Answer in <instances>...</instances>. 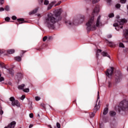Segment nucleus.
Returning a JSON list of instances; mask_svg holds the SVG:
<instances>
[{
    "mask_svg": "<svg viewBox=\"0 0 128 128\" xmlns=\"http://www.w3.org/2000/svg\"><path fill=\"white\" fill-rule=\"evenodd\" d=\"M100 52H102V50L98 49L96 51V53L100 54Z\"/></svg>",
    "mask_w": 128,
    "mask_h": 128,
    "instance_id": "c03bdc74",
    "label": "nucleus"
},
{
    "mask_svg": "<svg viewBox=\"0 0 128 128\" xmlns=\"http://www.w3.org/2000/svg\"><path fill=\"white\" fill-rule=\"evenodd\" d=\"M38 16H40V14H37Z\"/></svg>",
    "mask_w": 128,
    "mask_h": 128,
    "instance_id": "13d9d810",
    "label": "nucleus"
},
{
    "mask_svg": "<svg viewBox=\"0 0 128 128\" xmlns=\"http://www.w3.org/2000/svg\"><path fill=\"white\" fill-rule=\"evenodd\" d=\"M4 8H0V12H4Z\"/></svg>",
    "mask_w": 128,
    "mask_h": 128,
    "instance_id": "8fccbe9b",
    "label": "nucleus"
},
{
    "mask_svg": "<svg viewBox=\"0 0 128 128\" xmlns=\"http://www.w3.org/2000/svg\"><path fill=\"white\" fill-rule=\"evenodd\" d=\"M90 2H92V4H96L98 2H100V0H90Z\"/></svg>",
    "mask_w": 128,
    "mask_h": 128,
    "instance_id": "cd10ccee",
    "label": "nucleus"
},
{
    "mask_svg": "<svg viewBox=\"0 0 128 128\" xmlns=\"http://www.w3.org/2000/svg\"><path fill=\"white\" fill-rule=\"evenodd\" d=\"M23 91L24 92H30V89L28 88H26L25 89L23 90Z\"/></svg>",
    "mask_w": 128,
    "mask_h": 128,
    "instance_id": "a878e982",
    "label": "nucleus"
},
{
    "mask_svg": "<svg viewBox=\"0 0 128 128\" xmlns=\"http://www.w3.org/2000/svg\"><path fill=\"white\" fill-rule=\"evenodd\" d=\"M96 116V114L94 112H91L90 114V118H94Z\"/></svg>",
    "mask_w": 128,
    "mask_h": 128,
    "instance_id": "bb28decb",
    "label": "nucleus"
},
{
    "mask_svg": "<svg viewBox=\"0 0 128 128\" xmlns=\"http://www.w3.org/2000/svg\"><path fill=\"white\" fill-rule=\"evenodd\" d=\"M116 82H120V76H118L117 78H116Z\"/></svg>",
    "mask_w": 128,
    "mask_h": 128,
    "instance_id": "e433bc0d",
    "label": "nucleus"
},
{
    "mask_svg": "<svg viewBox=\"0 0 128 128\" xmlns=\"http://www.w3.org/2000/svg\"><path fill=\"white\" fill-rule=\"evenodd\" d=\"M40 4H42V2H44V0H40Z\"/></svg>",
    "mask_w": 128,
    "mask_h": 128,
    "instance_id": "5fc2aeb1",
    "label": "nucleus"
},
{
    "mask_svg": "<svg viewBox=\"0 0 128 128\" xmlns=\"http://www.w3.org/2000/svg\"><path fill=\"white\" fill-rule=\"evenodd\" d=\"M46 40H48V36H44L42 38L43 42H46Z\"/></svg>",
    "mask_w": 128,
    "mask_h": 128,
    "instance_id": "72a5a7b5",
    "label": "nucleus"
},
{
    "mask_svg": "<svg viewBox=\"0 0 128 128\" xmlns=\"http://www.w3.org/2000/svg\"><path fill=\"white\" fill-rule=\"evenodd\" d=\"M108 16H109V18H114V14L112 13H111V14H109Z\"/></svg>",
    "mask_w": 128,
    "mask_h": 128,
    "instance_id": "473e14b6",
    "label": "nucleus"
},
{
    "mask_svg": "<svg viewBox=\"0 0 128 128\" xmlns=\"http://www.w3.org/2000/svg\"><path fill=\"white\" fill-rule=\"evenodd\" d=\"M5 20L6 22H10V18L9 17H6V18H5Z\"/></svg>",
    "mask_w": 128,
    "mask_h": 128,
    "instance_id": "f704fd0d",
    "label": "nucleus"
},
{
    "mask_svg": "<svg viewBox=\"0 0 128 128\" xmlns=\"http://www.w3.org/2000/svg\"><path fill=\"white\" fill-rule=\"evenodd\" d=\"M110 114L111 116H116V113L114 111H110Z\"/></svg>",
    "mask_w": 128,
    "mask_h": 128,
    "instance_id": "aec40b11",
    "label": "nucleus"
},
{
    "mask_svg": "<svg viewBox=\"0 0 128 128\" xmlns=\"http://www.w3.org/2000/svg\"><path fill=\"white\" fill-rule=\"evenodd\" d=\"M48 128H52V125H48Z\"/></svg>",
    "mask_w": 128,
    "mask_h": 128,
    "instance_id": "4d7b16f0",
    "label": "nucleus"
},
{
    "mask_svg": "<svg viewBox=\"0 0 128 128\" xmlns=\"http://www.w3.org/2000/svg\"><path fill=\"white\" fill-rule=\"evenodd\" d=\"M54 13L56 18L52 13L48 14V17L46 18L45 24H46L49 28H54V24L62 20L60 16V14H62V9L55 10Z\"/></svg>",
    "mask_w": 128,
    "mask_h": 128,
    "instance_id": "f257e3e1",
    "label": "nucleus"
},
{
    "mask_svg": "<svg viewBox=\"0 0 128 128\" xmlns=\"http://www.w3.org/2000/svg\"><path fill=\"white\" fill-rule=\"evenodd\" d=\"M4 4V0H0V4Z\"/></svg>",
    "mask_w": 128,
    "mask_h": 128,
    "instance_id": "ea45409f",
    "label": "nucleus"
},
{
    "mask_svg": "<svg viewBox=\"0 0 128 128\" xmlns=\"http://www.w3.org/2000/svg\"><path fill=\"white\" fill-rule=\"evenodd\" d=\"M66 26H77L78 24H76V22H73L72 23V22H70V20H67L66 21Z\"/></svg>",
    "mask_w": 128,
    "mask_h": 128,
    "instance_id": "9d476101",
    "label": "nucleus"
},
{
    "mask_svg": "<svg viewBox=\"0 0 128 128\" xmlns=\"http://www.w3.org/2000/svg\"><path fill=\"white\" fill-rule=\"evenodd\" d=\"M24 84H21V85H20V86H18V88L19 89V90H24Z\"/></svg>",
    "mask_w": 128,
    "mask_h": 128,
    "instance_id": "f3484780",
    "label": "nucleus"
},
{
    "mask_svg": "<svg viewBox=\"0 0 128 128\" xmlns=\"http://www.w3.org/2000/svg\"><path fill=\"white\" fill-rule=\"evenodd\" d=\"M56 126L58 128H60V123L57 122Z\"/></svg>",
    "mask_w": 128,
    "mask_h": 128,
    "instance_id": "4c0bfd02",
    "label": "nucleus"
},
{
    "mask_svg": "<svg viewBox=\"0 0 128 128\" xmlns=\"http://www.w3.org/2000/svg\"><path fill=\"white\" fill-rule=\"evenodd\" d=\"M24 98H26V96L24 95H22L20 98V100H24Z\"/></svg>",
    "mask_w": 128,
    "mask_h": 128,
    "instance_id": "c9c22d12",
    "label": "nucleus"
},
{
    "mask_svg": "<svg viewBox=\"0 0 128 128\" xmlns=\"http://www.w3.org/2000/svg\"><path fill=\"white\" fill-rule=\"evenodd\" d=\"M32 126H34V124H30L29 126V128H32Z\"/></svg>",
    "mask_w": 128,
    "mask_h": 128,
    "instance_id": "603ef678",
    "label": "nucleus"
},
{
    "mask_svg": "<svg viewBox=\"0 0 128 128\" xmlns=\"http://www.w3.org/2000/svg\"><path fill=\"white\" fill-rule=\"evenodd\" d=\"M106 2L109 4H110V2H112V0H106Z\"/></svg>",
    "mask_w": 128,
    "mask_h": 128,
    "instance_id": "09e8293b",
    "label": "nucleus"
},
{
    "mask_svg": "<svg viewBox=\"0 0 128 128\" xmlns=\"http://www.w3.org/2000/svg\"><path fill=\"white\" fill-rule=\"evenodd\" d=\"M121 4H126V0H120Z\"/></svg>",
    "mask_w": 128,
    "mask_h": 128,
    "instance_id": "58836bf2",
    "label": "nucleus"
},
{
    "mask_svg": "<svg viewBox=\"0 0 128 128\" xmlns=\"http://www.w3.org/2000/svg\"><path fill=\"white\" fill-rule=\"evenodd\" d=\"M110 84H111L110 82H108V87H109V88H110Z\"/></svg>",
    "mask_w": 128,
    "mask_h": 128,
    "instance_id": "6e6d98bb",
    "label": "nucleus"
},
{
    "mask_svg": "<svg viewBox=\"0 0 128 128\" xmlns=\"http://www.w3.org/2000/svg\"><path fill=\"white\" fill-rule=\"evenodd\" d=\"M38 116H39V117H40V114H38Z\"/></svg>",
    "mask_w": 128,
    "mask_h": 128,
    "instance_id": "680f3d73",
    "label": "nucleus"
},
{
    "mask_svg": "<svg viewBox=\"0 0 128 128\" xmlns=\"http://www.w3.org/2000/svg\"><path fill=\"white\" fill-rule=\"evenodd\" d=\"M108 38H112V35H111V34L108 35Z\"/></svg>",
    "mask_w": 128,
    "mask_h": 128,
    "instance_id": "864d4df0",
    "label": "nucleus"
},
{
    "mask_svg": "<svg viewBox=\"0 0 128 128\" xmlns=\"http://www.w3.org/2000/svg\"><path fill=\"white\" fill-rule=\"evenodd\" d=\"M100 100V92H98V97H97V100Z\"/></svg>",
    "mask_w": 128,
    "mask_h": 128,
    "instance_id": "79ce46f5",
    "label": "nucleus"
},
{
    "mask_svg": "<svg viewBox=\"0 0 128 128\" xmlns=\"http://www.w3.org/2000/svg\"><path fill=\"white\" fill-rule=\"evenodd\" d=\"M108 112V108H105L103 112V114L104 116H106Z\"/></svg>",
    "mask_w": 128,
    "mask_h": 128,
    "instance_id": "4468645a",
    "label": "nucleus"
},
{
    "mask_svg": "<svg viewBox=\"0 0 128 128\" xmlns=\"http://www.w3.org/2000/svg\"><path fill=\"white\" fill-rule=\"evenodd\" d=\"M47 46L48 45L46 44H44L40 46H39L35 49L36 50L40 51L42 50H44V48H46Z\"/></svg>",
    "mask_w": 128,
    "mask_h": 128,
    "instance_id": "6e6552de",
    "label": "nucleus"
},
{
    "mask_svg": "<svg viewBox=\"0 0 128 128\" xmlns=\"http://www.w3.org/2000/svg\"><path fill=\"white\" fill-rule=\"evenodd\" d=\"M38 7L34 9L33 10L29 12L30 16H32V14H36L38 12Z\"/></svg>",
    "mask_w": 128,
    "mask_h": 128,
    "instance_id": "1a4fd4ad",
    "label": "nucleus"
},
{
    "mask_svg": "<svg viewBox=\"0 0 128 128\" xmlns=\"http://www.w3.org/2000/svg\"><path fill=\"white\" fill-rule=\"evenodd\" d=\"M10 102H12V104L13 106H17V108H20V104L18 100H16L14 97L12 96L10 98Z\"/></svg>",
    "mask_w": 128,
    "mask_h": 128,
    "instance_id": "39448f33",
    "label": "nucleus"
},
{
    "mask_svg": "<svg viewBox=\"0 0 128 128\" xmlns=\"http://www.w3.org/2000/svg\"><path fill=\"white\" fill-rule=\"evenodd\" d=\"M118 112H120V110L126 112L128 110V101L126 100H124L122 101L118 106Z\"/></svg>",
    "mask_w": 128,
    "mask_h": 128,
    "instance_id": "20e7f679",
    "label": "nucleus"
},
{
    "mask_svg": "<svg viewBox=\"0 0 128 128\" xmlns=\"http://www.w3.org/2000/svg\"><path fill=\"white\" fill-rule=\"evenodd\" d=\"M56 1H53L50 4H49L48 7V10H51V8H52V6H54V4H56Z\"/></svg>",
    "mask_w": 128,
    "mask_h": 128,
    "instance_id": "f8f14e48",
    "label": "nucleus"
},
{
    "mask_svg": "<svg viewBox=\"0 0 128 128\" xmlns=\"http://www.w3.org/2000/svg\"><path fill=\"white\" fill-rule=\"evenodd\" d=\"M17 76L18 78V80H20L22 78V73H18L17 74Z\"/></svg>",
    "mask_w": 128,
    "mask_h": 128,
    "instance_id": "a211bd4d",
    "label": "nucleus"
},
{
    "mask_svg": "<svg viewBox=\"0 0 128 128\" xmlns=\"http://www.w3.org/2000/svg\"><path fill=\"white\" fill-rule=\"evenodd\" d=\"M14 60H16V62H20V60H22V57L17 56L14 58Z\"/></svg>",
    "mask_w": 128,
    "mask_h": 128,
    "instance_id": "dca6fc26",
    "label": "nucleus"
},
{
    "mask_svg": "<svg viewBox=\"0 0 128 128\" xmlns=\"http://www.w3.org/2000/svg\"><path fill=\"white\" fill-rule=\"evenodd\" d=\"M7 52L8 54H14V50H9L7 51Z\"/></svg>",
    "mask_w": 128,
    "mask_h": 128,
    "instance_id": "2eb2a0df",
    "label": "nucleus"
},
{
    "mask_svg": "<svg viewBox=\"0 0 128 128\" xmlns=\"http://www.w3.org/2000/svg\"><path fill=\"white\" fill-rule=\"evenodd\" d=\"M48 4H49V2L48 0H44V4L45 6H48Z\"/></svg>",
    "mask_w": 128,
    "mask_h": 128,
    "instance_id": "c85d7f7f",
    "label": "nucleus"
},
{
    "mask_svg": "<svg viewBox=\"0 0 128 128\" xmlns=\"http://www.w3.org/2000/svg\"><path fill=\"white\" fill-rule=\"evenodd\" d=\"M124 38L122 39L123 42H128V29L124 30Z\"/></svg>",
    "mask_w": 128,
    "mask_h": 128,
    "instance_id": "423d86ee",
    "label": "nucleus"
},
{
    "mask_svg": "<svg viewBox=\"0 0 128 128\" xmlns=\"http://www.w3.org/2000/svg\"><path fill=\"white\" fill-rule=\"evenodd\" d=\"M113 72H114V67H111L110 69L107 70L105 74L106 76H108V78H110V76H112Z\"/></svg>",
    "mask_w": 128,
    "mask_h": 128,
    "instance_id": "0eeeda50",
    "label": "nucleus"
},
{
    "mask_svg": "<svg viewBox=\"0 0 128 128\" xmlns=\"http://www.w3.org/2000/svg\"><path fill=\"white\" fill-rule=\"evenodd\" d=\"M116 8H120V4H118L116 5Z\"/></svg>",
    "mask_w": 128,
    "mask_h": 128,
    "instance_id": "2f4dec72",
    "label": "nucleus"
},
{
    "mask_svg": "<svg viewBox=\"0 0 128 128\" xmlns=\"http://www.w3.org/2000/svg\"><path fill=\"white\" fill-rule=\"evenodd\" d=\"M0 54H2V50H0Z\"/></svg>",
    "mask_w": 128,
    "mask_h": 128,
    "instance_id": "bf43d9fd",
    "label": "nucleus"
},
{
    "mask_svg": "<svg viewBox=\"0 0 128 128\" xmlns=\"http://www.w3.org/2000/svg\"><path fill=\"white\" fill-rule=\"evenodd\" d=\"M100 102H98V104H96V106H94V110H100Z\"/></svg>",
    "mask_w": 128,
    "mask_h": 128,
    "instance_id": "ddd939ff",
    "label": "nucleus"
},
{
    "mask_svg": "<svg viewBox=\"0 0 128 128\" xmlns=\"http://www.w3.org/2000/svg\"><path fill=\"white\" fill-rule=\"evenodd\" d=\"M0 114H1V116L4 114V110H2V106H0Z\"/></svg>",
    "mask_w": 128,
    "mask_h": 128,
    "instance_id": "b1692460",
    "label": "nucleus"
},
{
    "mask_svg": "<svg viewBox=\"0 0 128 128\" xmlns=\"http://www.w3.org/2000/svg\"><path fill=\"white\" fill-rule=\"evenodd\" d=\"M120 18V16H116V18Z\"/></svg>",
    "mask_w": 128,
    "mask_h": 128,
    "instance_id": "052dcab7",
    "label": "nucleus"
},
{
    "mask_svg": "<svg viewBox=\"0 0 128 128\" xmlns=\"http://www.w3.org/2000/svg\"><path fill=\"white\" fill-rule=\"evenodd\" d=\"M3 80H4V77H0V82H3Z\"/></svg>",
    "mask_w": 128,
    "mask_h": 128,
    "instance_id": "de8ad7c7",
    "label": "nucleus"
},
{
    "mask_svg": "<svg viewBox=\"0 0 128 128\" xmlns=\"http://www.w3.org/2000/svg\"><path fill=\"white\" fill-rule=\"evenodd\" d=\"M30 118H34V114L31 113L30 114Z\"/></svg>",
    "mask_w": 128,
    "mask_h": 128,
    "instance_id": "37998d69",
    "label": "nucleus"
},
{
    "mask_svg": "<svg viewBox=\"0 0 128 128\" xmlns=\"http://www.w3.org/2000/svg\"><path fill=\"white\" fill-rule=\"evenodd\" d=\"M98 14V12H100V7L98 6H96V8H94L93 14Z\"/></svg>",
    "mask_w": 128,
    "mask_h": 128,
    "instance_id": "9b49d317",
    "label": "nucleus"
},
{
    "mask_svg": "<svg viewBox=\"0 0 128 128\" xmlns=\"http://www.w3.org/2000/svg\"><path fill=\"white\" fill-rule=\"evenodd\" d=\"M17 20L19 24H22L23 22H24V20L22 18H18Z\"/></svg>",
    "mask_w": 128,
    "mask_h": 128,
    "instance_id": "412c9836",
    "label": "nucleus"
},
{
    "mask_svg": "<svg viewBox=\"0 0 128 128\" xmlns=\"http://www.w3.org/2000/svg\"><path fill=\"white\" fill-rule=\"evenodd\" d=\"M62 4V2L60 1L57 4H55V6H60Z\"/></svg>",
    "mask_w": 128,
    "mask_h": 128,
    "instance_id": "49530a36",
    "label": "nucleus"
},
{
    "mask_svg": "<svg viewBox=\"0 0 128 128\" xmlns=\"http://www.w3.org/2000/svg\"><path fill=\"white\" fill-rule=\"evenodd\" d=\"M86 30L88 32L90 30H96V27L100 28L102 26V22L100 20V16H99L97 18L96 25L94 24V16H92L86 24Z\"/></svg>",
    "mask_w": 128,
    "mask_h": 128,
    "instance_id": "f03ea898",
    "label": "nucleus"
},
{
    "mask_svg": "<svg viewBox=\"0 0 128 128\" xmlns=\"http://www.w3.org/2000/svg\"><path fill=\"white\" fill-rule=\"evenodd\" d=\"M0 68H6V64L4 63H0Z\"/></svg>",
    "mask_w": 128,
    "mask_h": 128,
    "instance_id": "4be33fe9",
    "label": "nucleus"
},
{
    "mask_svg": "<svg viewBox=\"0 0 128 128\" xmlns=\"http://www.w3.org/2000/svg\"><path fill=\"white\" fill-rule=\"evenodd\" d=\"M120 48H124V45L122 42L120 43L119 44Z\"/></svg>",
    "mask_w": 128,
    "mask_h": 128,
    "instance_id": "7c9ffc66",
    "label": "nucleus"
},
{
    "mask_svg": "<svg viewBox=\"0 0 128 128\" xmlns=\"http://www.w3.org/2000/svg\"><path fill=\"white\" fill-rule=\"evenodd\" d=\"M96 58H98V56H100V53H96Z\"/></svg>",
    "mask_w": 128,
    "mask_h": 128,
    "instance_id": "3c124183",
    "label": "nucleus"
},
{
    "mask_svg": "<svg viewBox=\"0 0 128 128\" xmlns=\"http://www.w3.org/2000/svg\"><path fill=\"white\" fill-rule=\"evenodd\" d=\"M102 54L103 56H108V58H109L110 56H108V54L107 52H102Z\"/></svg>",
    "mask_w": 128,
    "mask_h": 128,
    "instance_id": "6ab92c4d",
    "label": "nucleus"
},
{
    "mask_svg": "<svg viewBox=\"0 0 128 128\" xmlns=\"http://www.w3.org/2000/svg\"><path fill=\"white\" fill-rule=\"evenodd\" d=\"M10 74L14 76V70H11L9 71Z\"/></svg>",
    "mask_w": 128,
    "mask_h": 128,
    "instance_id": "a19ab883",
    "label": "nucleus"
},
{
    "mask_svg": "<svg viewBox=\"0 0 128 128\" xmlns=\"http://www.w3.org/2000/svg\"><path fill=\"white\" fill-rule=\"evenodd\" d=\"M80 22H84V16H81V18L80 20Z\"/></svg>",
    "mask_w": 128,
    "mask_h": 128,
    "instance_id": "5701e85b",
    "label": "nucleus"
},
{
    "mask_svg": "<svg viewBox=\"0 0 128 128\" xmlns=\"http://www.w3.org/2000/svg\"><path fill=\"white\" fill-rule=\"evenodd\" d=\"M12 20H16V16H12Z\"/></svg>",
    "mask_w": 128,
    "mask_h": 128,
    "instance_id": "a18cd8bd",
    "label": "nucleus"
},
{
    "mask_svg": "<svg viewBox=\"0 0 128 128\" xmlns=\"http://www.w3.org/2000/svg\"><path fill=\"white\" fill-rule=\"evenodd\" d=\"M6 10L7 12H8L10 10V6H5V8H4V10Z\"/></svg>",
    "mask_w": 128,
    "mask_h": 128,
    "instance_id": "393cba45",
    "label": "nucleus"
},
{
    "mask_svg": "<svg viewBox=\"0 0 128 128\" xmlns=\"http://www.w3.org/2000/svg\"><path fill=\"white\" fill-rule=\"evenodd\" d=\"M118 23H115L113 24L114 26L116 27V30H119L120 28H122V24L128 22V20L126 19H121L117 20Z\"/></svg>",
    "mask_w": 128,
    "mask_h": 128,
    "instance_id": "7ed1b4c3",
    "label": "nucleus"
},
{
    "mask_svg": "<svg viewBox=\"0 0 128 128\" xmlns=\"http://www.w3.org/2000/svg\"><path fill=\"white\" fill-rule=\"evenodd\" d=\"M35 100H36V102H38V100H40V96H36L35 97Z\"/></svg>",
    "mask_w": 128,
    "mask_h": 128,
    "instance_id": "c756f323",
    "label": "nucleus"
}]
</instances>
